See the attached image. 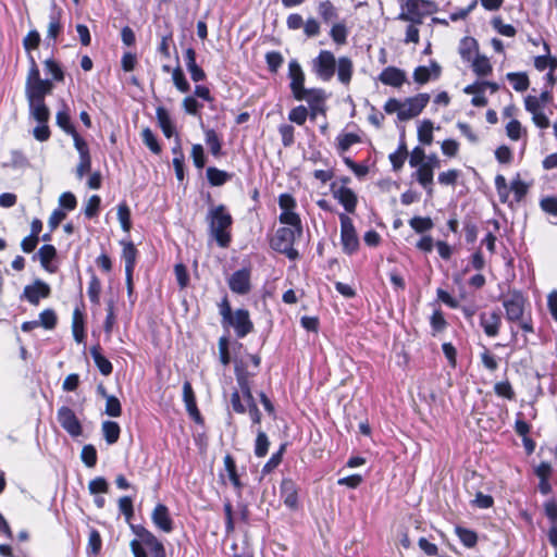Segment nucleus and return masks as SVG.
Returning <instances> with one entry per match:
<instances>
[{
    "mask_svg": "<svg viewBox=\"0 0 557 557\" xmlns=\"http://www.w3.org/2000/svg\"><path fill=\"white\" fill-rule=\"evenodd\" d=\"M228 287L233 293L245 295L250 290V272L247 269L235 271L228 278Z\"/></svg>",
    "mask_w": 557,
    "mask_h": 557,
    "instance_id": "nucleus-17",
    "label": "nucleus"
},
{
    "mask_svg": "<svg viewBox=\"0 0 557 557\" xmlns=\"http://www.w3.org/2000/svg\"><path fill=\"white\" fill-rule=\"evenodd\" d=\"M480 359L485 369L488 371H496L498 368V360L486 347L480 354Z\"/></svg>",
    "mask_w": 557,
    "mask_h": 557,
    "instance_id": "nucleus-54",
    "label": "nucleus"
},
{
    "mask_svg": "<svg viewBox=\"0 0 557 557\" xmlns=\"http://www.w3.org/2000/svg\"><path fill=\"white\" fill-rule=\"evenodd\" d=\"M236 381L239 386V392L243 395L244 400H251L253 398L251 393V385L248 372L244 371L238 364L235 367Z\"/></svg>",
    "mask_w": 557,
    "mask_h": 557,
    "instance_id": "nucleus-27",
    "label": "nucleus"
},
{
    "mask_svg": "<svg viewBox=\"0 0 557 557\" xmlns=\"http://www.w3.org/2000/svg\"><path fill=\"white\" fill-rule=\"evenodd\" d=\"M151 519L156 527L163 532L170 533L173 530V521L169 515V509L163 504H158L154 507Z\"/></svg>",
    "mask_w": 557,
    "mask_h": 557,
    "instance_id": "nucleus-20",
    "label": "nucleus"
},
{
    "mask_svg": "<svg viewBox=\"0 0 557 557\" xmlns=\"http://www.w3.org/2000/svg\"><path fill=\"white\" fill-rule=\"evenodd\" d=\"M73 336L77 343H83L85 339L84 317L78 309H75L72 318Z\"/></svg>",
    "mask_w": 557,
    "mask_h": 557,
    "instance_id": "nucleus-36",
    "label": "nucleus"
},
{
    "mask_svg": "<svg viewBox=\"0 0 557 557\" xmlns=\"http://www.w3.org/2000/svg\"><path fill=\"white\" fill-rule=\"evenodd\" d=\"M288 76L290 78V89L294 97L297 100H301V98H304V90L306 89L304 86L305 74L300 64L296 60H292L288 63Z\"/></svg>",
    "mask_w": 557,
    "mask_h": 557,
    "instance_id": "nucleus-13",
    "label": "nucleus"
},
{
    "mask_svg": "<svg viewBox=\"0 0 557 557\" xmlns=\"http://www.w3.org/2000/svg\"><path fill=\"white\" fill-rule=\"evenodd\" d=\"M206 144L208 145L211 153L215 157L221 154L222 144L221 140L213 129H207L205 132Z\"/></svg>",
    "mask_w": 557,
    "mask_h": 557,
    "instance_id": "nucleus-46",
    "label": "nucleus"
},
{
    "mask_svg": "<svg viewBox=\"0 0 557 557\" xmlns=\"http://www.w3.org/2000/svg\"><path fill=\"white\" fill-rule=\"evenodd\" d=\"M101 284L98 277L92 276L89 284L87 294L92 304L98 305L100 301Z\"/></svg>",
    "mask_w": 557,
    "mask_h": 557,
    "instance_id": "nucleus-57",
    "label": "nucleus"
},
{
    "mask_svg": "<svg viewBox=\"0 0 557 557\" xmlns=\"http://www.w3.org/2000/svg\"><path fill=\"white\" fill-rule=\"evenodd\" d=\"M120 244L123 247L122 258L125 262V274L129 275L135 269L137 249L132 242L121 240Z\"/></svg>",
    "mask_w": 557,
    "mask_h": 557,
    "instance_id": "nucleus-24",
    "label": "nucleus"
},
{
    "mask_svg": "<svg viewBox=\"0 0 557 557\" xmlns=\"http://www.w3.org/2000/svg\"><path fill=\"white\" fill-rule=\"evenodd\" d=\"M256 433L255 454L257 457H264L270 445L269 438L260 428L256 429Z\"/></svg>",
    "mask_w": 557,
    "mask_h": 557,
    "instance_id": "nucleus-44",
    "label": "nucleus"
},
{
    "mask_svg": "<svg viewBox=\"0 0 557 557\" xmlns=\"http://www.w3.org/2000/svg\"><path fill=\"white\" fill-rule=\"evenodd\" d=\"M207 178L211 186H222L232 178V174L214 166L207 169Z\"/></svg>",
    "mask_w": 557,
    "mask_h": 557,
    "instance_id": "nucleus-34",
    "label": "nucleus"
},
{
    "mask_svg": "<svg viewBox=\"0 0 557 557\" xmlns=\"http://www.w3.org/2000/svg\"><path fill=\"white\" fill-rule=\"evenodd\" d=\"M191 159L197 169H202L206 164V157L203 147L200 144H195L191 147Z\"/></svg>",
    "mask_w": 557,
    "mask_h": 557,
    "instance_id": "nucleus-62",
    "label": "nucleus"
},
{
    "mask_svg": "<svg viewBox=\"0 0 557 557\" xmlns=\"http://www.w3.org/2000/svg\"><path fill=\"white\" fill-rule=\"evenodd\" d=\"M331 191L333 197L347 212L354 213L356 211L358 198L352 189L344 185L338 186L336 183H332Z\"/></svg>",
    "mask_w": 557,
    "mask_h": 557,
    "instance_id": "nucleus-12",
    "label": "nucleus"
},
{
    "mask_svg": "<svg viewBox=\"0 0 557 557\" xmlns=\"http://www.w3.org/2000/svg\"><path fill=\"white\" fill-rule=\"evenodd\" d=\"M183 399L186 405V409L190 416L199 418V411L196 406V398L191 387V384L186 381L183 385Z\"/></svg>",
    "mask_w": 557,
    "mask_h": 557,
    "instance_id": "nucleus-33",
    "label": "nucleus"
},
{
    "mask_svg": "<svg viewBox=\"0 0 557 557\" xmlns=\"http://www.w3.org/2000/svg\"><path fill=\"white\" fill-rule=\"evenodd\" d=\"M302 95L300 101H307L313 110H318L324 100L323 91L320 89H305Z\"/></svg>",
    "mask_w": 557,
    "mask_h": 557,
    "instance_id": "nucleus-41",
    "label": "nucleus"
},
{
    "mask_svg": "<svg viewBox=\"0 0 557 557\" xmlns=\"http://www.w3.org/2000/svg\"><path fill=\"white\" fill-rule=\"evenodd\" d=\"M419 141L424 145H431L433 141V123L430 120H424L418 127Z\"/></svg>",
    "mask_w": 557,
    "mask_h": 557,
    "instance_id": "nucleus-42",
    "label": "nucleus"
},
{
    "mask_svg": "<svg viewBox=\"0 0 557 557\" xmlns=\"http://www.w3.org/2000/svg\"><path fill=\"white\" fill-rule=\"evenodd\" d=\"M101 199L98 195H92L85 205L84 213L87 218H94L98 214Z\"/></svg>",
    "mask_w": 557,
    "mask_h": 557,
    "instance_id": "nucleus-58",
    "label": "nucleus"
},
{
    "mask_svg": "<svg viewBox=\"0 0 557 557\" xmlns=\"http://www.w3.org/2000/svg\"><path fill=\"white\" fill-rule=\"evenodd\" d=\"M82 460L83 462L89 467H95L97 462V451L96 448L92 445H85L82 449Z\"/></svg>",
    "mask_w": 557,
    "mask_h": 557,
    "instance_id": "nucleus-60",
    "label": "nucleus"
},
{
    "mask_svg": "<svg viewBox=\"0 0 557 557\" xmlns=\"http://www.w3.org/2000/svg\"><path fill=\"white\" fill-rule=\"evenodd\" d=\"M409 225L418 233H423L433 227V222L430 218L414 216L409 221Z\"/></svg>",
    "mask_w": 557,
    "mask_h": 557,
    "instance_id": "nucleus-56",
    "label": "nucleus"
},
{
    "mask_svg": "<svg viewBox=\"0 0 557 557\" xmlns=\"http://www.w3.org/2000/svg\"><path fill=\"white\" fill-rule=\"evenodd\" d=\"M281 490L284 504L289 508H296L298 496L295 484L290 480H285L282 482Z\"/></svg>",
    "mask_w": 557,
    "mask_h": 557,
    "instance_id": "nucleus-32",
    "label": "nucleus"
},
{
    "mask_svg": "<svg viewBox=\"0 0 557 557\" xmlns=\"http://www.w3.org/2000/svg\"><path fill=\"white\" fill-rule=\"evenodd\" d=\"M208 222L210 233L219 246L227 247L231 242L230 228L233 219L226 207L223 205L212 207L208 212Z\"/></svg>",
    "mask_w": 557,
    "mask_h": 557,
    "instance_id": "nucleus-3",
    "label": "nucleus"
},
{
    "mask_svg": "<svg viewBox=\"0 0 557 557\" xmlns=\"http://www.w3.org/2000/svg\"><path fill=\"white\" fill-rule=\"evenodd\" d=\"M476 52V41L473 38L466 37L459 46V53L466 61H471Z\"/></svg>",
    "mask_w": 557,
    "mask_h": 557,
    "instance_id": "nucleus-40",
    "label": "nucleus"
},
{
    "mask_svg": "<svg viewBox=\"0 0 557 557\" xmlns=\"http://www.w3.org/2000/svg\"><path fill=\"white\" fill-rule=\"evenodd\" d=\"M307 116H308V111H307L306 107H304V106H298V107L292 109L288 114L289 121L293 123H296L298 125H302L306 122Z\"/></svg>",
    "mask_w": 557,
    "mask_h": 557,
    "instance_id": "nucleus-63",
    "label": "nucleus"
},
{
    "mask_svg": "<svg viewBox=\"0 0 557 557\" xmlns=\"http://www.w3.org/2000/svg\"><path fill=\"white\" fill-rule=\"evenodd\" d=\"M51 84L48 81L39 79L30 84H26V95L28 100L44 99L49 92Z\"/></svg>",
    "mask_w": 557,
    "mask_h": 557,
    "instance_id": "nucleus-23",
    "label": "nucleus"
},
{
    "mask_svg": "<svg viewBox=\"0 0 557 557\" xmlns=\"http://www.w3.org/2000/svg\"><path fill=\"white\" fill-rule=\"evenodd\" d=\"M480 324L488 337H495L502 324L500 314L497 311L482 312L480 314Z\"/></svg>",
    "mask_w": 557,
    "mask_h": 557,
    "instance_id": "nucleus-19",
    "label": "nucleus"
},
{
    "mask_svg": "<svg viewBox=\"0 0 557 557\" xmlns=\"http://www.w3.org/2000/svg\"><path fill=\"white\" fill-rule=\"evenodd\" d=\"M106 413L110 417H120L122 413L121 403L115 396H107Z\"/></svg>",
    "mask_w": 557,
    "mask_h": 557,
    "instance_id": "nucleus-61",
    "label": "nucleus"
},
{
    "mask_svg": "<svg viewBox=\"0 0 557 557\" xmlns=\"http://www.w3.org/2000/svg\"><path fill=\"white\" fill-rule=\"evenodd\" d=\"M172 79L174 86L180 90L181 92H187L190 89V85L187 82L182 69L180 66L175 67L172 71Z\"/></svg>",
    "mask_w": 557,
    "mask_h": 557,
    "instance_id": "nucleus-50",
    "label": "nucleus"
},
{
    "mask_svg": "<svg viewBox=\"0 0 557 557\" xmlns=\"http://www.w3.org/2000/svg\"><path fill=\"white\" fill-rule=\"evenodd\" d=\"M318 13L322 17L323 22L330 23L338 17L336 8L331 1H322L319 3Z\"/></svg>",
    "mask_w": 557,
    "mask_h": 557,
    "instance_id": "nucleus-38",
    "label": "nucleus"
},
{
    "mask_svg": "<svg viewBox=\"0 0 557 557\" xmlns=\"http://www.w3.org/2000/svg\"><path fill=\"white\" fill-rule=\"evenodd\" d=\"M61 10L57 7H53V10L50 14V21L47 29V38L55 40L57 37L62 32V24H61Z\"/></svg>",
    "mask_w": 557,
    "mask_h": 557,
    "instance_id": "nucleus-30",
    "label": "nucleus"
},
{
    "mask_svg": "<svg viewBox=\"0 0 557 557\" xmlns=\"http://www.w3.org/2000/svg\"><path fill=\"white\" fill-rule=\"evenodd\" d=\"M141 138L144 144L153 152V153H160L161 147L152 133V131L148 127L144 128L141 132Z\"/></svg>",
    "mask_w": 557,
    "mask_h": 557,
    "instance_id": "nucleus-53",
    "label": "nucleus"
},
{
    "mask_svg": "<svg viewBox=\"0 0 557 557\" xmlns=\"http://www.w3.org/2000/svg\"><path fill=\"white\" fill-rule=\"evenodd\" d=\"M335 71L337 73L338 81L343 85L348 86L354 74V63L351 59L348 57H341L337 60Z\"/></svg>",
    "mask_w": 557,
    "mask_h": 557,
    "instance_id": "nucleus-22",
    "label": "nucleus"
},
{
    "mask_svg": "<svg viewBox=\"0 0 557 557\" xmlns=\"http://www.w3.org/2000/svg\"><path fill=\"white\" fill-rule=\"evenodd\" d=\"M544 47H545V50L547 51V54L536 57L534 60V66L539 71H544L546 69L556 70L557 69V59L553 58L548 54L549 51H548V46L546 44L544 45Z\"/></svg>",
    "mask_w": 557,
    "mask_h": 557,
    "instance_id": "nucleus-43",
    "label": "nucleus"
},
{
    "mask_svg": "<svg viewBox=\"0 0 557 557\" xmlns=\"http://www.w3.org/2000/svg\"><path fill=\"white\" fill-rule=\"evenodd\" d=\"M506 134L511 140H519L527 135V129L518 120H511L506 125Z\"/></svg>",
    "mask_w": 557,
    "mask_h": 557,
    "instance_id": "nucleus-45",
    "label": "nucleus"
},
{
    "mask_svg": "<svg viewBox=\"0 0 557 557\" xmlns=\"http://www.w3.org/2000/svg\"><path fill=\"white\" fill-rule=\"evenodd\" d=\"M39 326L52 330L57 324V315L52 309H46L39 314Z\"/></svg>",
    "mask_w": 557,
    "mask_h": 557,
    "instance_id": "nucleus-55",
    "label": "nucleus"
},
{
    "mask_svg": "<svg viewBox=\"0 0 557 557\" xmlns=\"http://www.w3.org/2000/svg\"><path fill=\"white\" fill-rule=\"evenodd\" d=\"M382 84L394 88H400L407 82V74L396 66L385 67L379 75Z\"/></svg>",
    "mask_w": 557,
    "mask_h": 557,
    "instance_id": "nucleus-16",
    "label": "nucleus"
},
{
    "mask_svg": "<svg viewBox=\"0 0 557 557\" xmlns=\"http://www.w3.org/2000/svg\"><path fill=\"white\" fill-rule=\"evenodd\" d=\"M90 355L102 375L108 376L112 373V363L101 354V347L99 345H95L90 348Z\"/></svg>",
    "mask_w": 557,
    "mask_h": 557,
    "instance_id": "nucleus-26",
    "label": "nucleus"
},
{
    "mask_svg": "<svg viewBox=\"0 0 557 557\" xmlns=\"http://www.w3.org/2000/svg\"><path fill=\"white\" fill-rule=\"evenodd\" d=\"M341 221V243L343 251L347 255L355 253L359 248V238L354 226L352 220L345 213H339Z\"/></svg>",
    "mask_w": 557,
    "mask_h": 557,
    "instance_id": "nucleus-6",
    "label": "nucleus"
},
{
    "mask_svg": "<svg viewBox=\"0 0 557 557\" xmlns=\"http://www.w3.org/2000/svg\"><path fill=\"white\" fill-rule=\"evenodd\" d=\"M117 219L124 232L128 233L132 227L131 210L125 202L117 206Z\"/></svg>",
    "mask_w": 557,
    "mask_h": 557,
    "instance_id": "nucleus-49",
    "label": "nucleus"
},
{
    "mask_svg": "<svg viewBox=\"0 0 557 557\" xmlns=\"http://www.w3.org/2000/svg\"><path fill=\"white\" fill-rule=\"evenodd\" d=\"M471 61L475 74L486 76L492 72V65L486 57L476 54Z\"/></svg>",
    "mask_w": 557,
    "mask_h": 557,
    "instance_id": "nucleus-39",
    "label": "nucleus"
},
{
    "mask_svg": "<svg viewBox=\"0 0 557 557\" xmlns=\"http://www.w3.org/2000/svg\"><path fill=\"white\" fill-rule=\"evenodd\" d=\"M224 325L234 327L238 337H244L252 330V323L247 310L238 309L227 319Z\"/></svg>",
    "mask_w": 557,
    "mask_h": 557,
    "instance_id": "nucleus-14",
    "label": "nucleus"
},
{
    "mask_svg": "<svg viewBox=\"0 0 557 557\" xmlns=\"http://www.w3.org/2000/svg\"><path fill=\"white\" fill-rule=\"evenodd\" d=\"M88 490L90 494H106L109 491V484L104 478L98 476L91 480L88 484Z\"/></svg>",
    "mask_w": 557,
    "mask_h": 557,
    "instance_id": "nucleus-59",
    "label": "nucleus"
},
{
    "mask_svg": "<svg viewBox=\"0 0 557 557\" xmlns=\"http://www.w3.org/2000/svg\"><path fill=\"white\" fill-rule=\"evenodd\" d=\"M32 116L38 122H48L49 110L46 107L44 99L28 100Z\"/></svg>",
    "mask_w": 557,
    "mask_h": 557,
    "instance_id": "nucleus-31",
    "label": "nucleus"
},
{
    "mask_svg": "<svg viewBox=\"0 0 557 557\" xmlns=\"http://www.w3.org/2000/svg\"><path fill=\"white\" fill-rule=\"evenodd\" d=\"M57 420L62 429L72 437H78L83 434V426L73 409L62 406L58 409Z\"/></svg>",
    "mask_w": 557,
    "mask_h": 557,
    "instance_id": "nucleus-10",
    "label": "nucleus"
},
{
    "mask_svg": "<svg viewBox=\"0 0 557 557\" xmlns=\"http://www.w3.org/2000/svg\"><path fill=\"white\" fill-rule=\"evenodd\" d=\"M158 124L166 138H171L175 134V127L168 110L163 107H158L156 110Z\"/></svg>",
    "mask_w": 557,
    "mask_h": 557,
    "instance_id": "nucleus-25",
    "label": "nucleus"
},
{
    "mask_svg": "<svg viewBox=\"0 0 557 557\" xmlns=\"http://www.w3.org/2000/svg\"><path fill=\"white\" fill-rule=\"evenodd\" d=\"M224 469L237 494L240 495L244 485L237 474L235 460L231 455L224 457Z\"/></svg>",
    "mask_w": 557,
    "mask_h": 557,
    "instance_id": "nucleus-28",
    "label": "nucleus"
},
{
    "mask_svg": "<svg viewBox=\"0 0 557 557\" xmlns=\"http://www.w3.org/2000/svg\"><path fill=\"white\" fill-rule=\"evenodd\" d=\"M441 66L432 61L429 66H418L413 71V81L419 85H424L430 81L437 79L441 75Z\"/></svg>",
    "mask_w": 557,
    "mask_h": 557,
    "instance_id": "nucleus-18",
    "label": "nucleus"
},
{
    "mask_svg": "<svg viewBox=\"0 0 557 557\" xmlns=\"http://www.w3.org/2000/svg\"><path fill=\"white\" fill-rule=\"evenodd\" d=\"M337 60L333 52L321 50L312 60V70L322 81L329 82L335 74Z\"/></svg>",
    "mask_w": 557,
    "mask_h": 557,
    "instance_id": "nucleus-7",
    "label": "nucleus"
},
{
    "mask_svg": "<svg viewBox=\"0 0 557 557\" xmlns=\"http://www.w3.org/2000/svg\"><path fill=\"white\" fill-rule=\"evenodd\" d=\"M544 511L552 524L557 523V500L555 498L547 499L544 505Z\"/></svg>",
    "mask_w": 557,
    "mask_h": 557,
    "instance_id": "nucleus-64",
    "label": "nucleus"
},
{
    "mask_svg": "<svg viewBox=\"0 0 557 557\" xmlns=\"http://www.w3.org/2000/svg\"><path fill=\"white\" fill-rule=\"evenodd\" d=\"M136 537L131 541L129 546L134 557H166L163 544L150 531L140 525H133Z\"/></svg>",
    "mask_w": 557,
    "mask_h": 557,
    "instance_id": "nucleus-2",
    "label": "nucleus"
},
{
    "mask_svg": "<svg viewBox=\"0 0 557 557\" xmlns=\"http://www.w3.org/2000/svg\"><path fill=\"white\" fill-rule=\"evenodd\" d=\"M278 206L281 209L280 222L289 226H301V220L296 213L297 202L290 194H282L278 197Z\"/></svg>",
    "mask_w": 557,
    "mask_h": 557,
    "instance_id": "nucleus-9",
    "label": "nucleus"
},
{
    "mask_svg": "<svg viewBox=\"0 0 557 557\" xmlns=\"http://www.w3.org/2000/svg\"><path fill=\"white\" fill-rule=\"evenodd\" d=\"M408 157L407 148L405 144H401L396 151L389 154V161L395 171L400 170Z\"/></svg>",
    "mask_w": 557,
    "mask_h": 557,
    "instance_id": "nucleus-47",
    "label": "nucleus"
},
{
    "mask_svg": "<svg viewBox=\"0 0 557 557\" xmlns=\"http://www.w3.org/2000/svg\"><path fill=\"white\" fill-rule=\"evenodd\" d=\"M330 37L338 46L346 45L348 37V28L346 24L343 22L333 24L330 30Z\"/></svg>",
    "mask_w": 557,
    "mask_h": 557,
    "instance_id": "nucleus-37",
    "label": "nucleus"
},
{
    "mask_svg": "<svg viewBox=\"0 0 557 557\" xmlns=\"http://www.w3.org/2000/svg\"><path fill=\"white\" fill-rule=\"evenodd\" d=\"M503 307L506 311V319L515 322L520 321L524 313L525 298L518 290H510L503 296Z\"/></svg>",
    "mask_w": 557,
    "mask_h": 557,
    "instance_id": "nucleus-8",
    "label": "nucleus"
},
{
    "mask_svg": "<svg viewBox=\"0 0 557 557\" xmlns=\"http://www.w3.org/2000/svg\"><path fill=\"white\" fill-rule=\"evenodd\" d=\"M507 78L516 91H524L529 87V78L524 73H508Z\"/></svg>",
    "mask_w": 557,
    "mask_h": 557,
    "instance_id": "nucleus-48",
    "label": "nucleus"
},
{
    "mask_svg": "<svg viewBox=\"0 0 557 557\" xmlns=\"http://www.w3.org/2000/svg\"><path fill=\"white\" fill-rule=\"evenodd\" d=\"M416 168L417 171L414 172L413 176L418 183L426 190V193L432 196L434 170L431 169V165L429 164H421Z\"/></svg>",
    "mask_w": 557,
    "mask_h": 557,
    "instance_id": "nucleus-21",
    "label": "nucleus"
},
{
    "mask_svg": "<svg viewBox=\"0 0 557 557\" xmlns=\"http://www.w3.org/2000/svg\"><path fill=\"white\" fill-rule=\"evenodd\" d=\"M55 255L57 250L52 245H44L38 250V257L42 268L50 273L55 272V267L51 264V261L55 258Z\"/></svg>",
    "mask_w": 557,
    "mask_h": 557,
    "instance_id": "nucleus-29",
    "label": "nucleus"
},
{
    "mask_svg": "<svg viewBox=\"0 0 557 557\" xmlns=\"http://www.w3.org/2000/svg\"><path fill=\"white\" fill-rule=\"evenodd\" d=\"M545 107L536 96L529 95L524 98L525 110L531 114L534 125L541 129H546L550 125L549 119L544 112Z\"/></svg>",
    "mask_w": 557,
    "mask_h": 557,
    "instance_id": "nucleus-11",
    "label": "nucleus"
},
{
    "mask_svg": "<svg viewBox=\"0 0 557 557\" xmlns=\"http://www.w3.org/2000/svg\"><path fill=\"white\" fill-rule=\"evenodd\" d=\"M430 101V95L425 92L408 97L404 100L389 98L384 104L387 114H396L399 121H408L418 116Z\"/></svg>",
    "mask_w": 557,
    "mask_h": 557,
    "instance_id": "nucleus-1",
    "label": "nucleus"
},
{
    "mask_svg": "<svg viewBox=\"0 0 557 557\" xmlns=\"http://www.w3.org/2000/svg\"><path fill=\"white\" fill-rule=\"evenodd\" d=\"M102 434L106 442L112 445L117 442L121 433L120 425L114 421H104L101 425Z\"/></svg>",
    "mask_w": 557,
    "mask_h": 557,
    "instance_id": "nucleus-35",
    "label": "nucleus"
},
{
    "mask_svg": "<svg viewBox=\"0 0 557 557\" xmlns=\"http://www.w3.org/2000/svg\"><path fill=\"white\" fill-rule=\"evenodd\" d=\"M400 13L397 20L413 24H421L424 16L433 12L434 5L428 0H399Z\"/></svg>",
    "mask_w": 557,
    "mask_h": 557,
    "instance_id": "nucleus-5",
    "label": "nucleus"
},
{
    "mask_svg": "<svg viewBox=\"0 0 557 557\" xmlns=\"http://www.w3.org/2000/svg\"><path fill=\"white\" fill-rule=\"evenodd\" d=\"M57 124L67 134L74 135L77 132L71 123L70 114L66 110H61L57 113Z\"/></svg>",
    "mask_w": 557,
    "mask_h": 557,
    "instance_id": "nucleus-52",
    "label": "nucleus"
},
{
    "mask_svg": "<svg viewBox=\"0 0 557 557\" xmlns=\"http://www.w3.org/2000/svg\"><path fill=\"white\" fill-rule=\"evenodd\" d=\"M50 293L51 289L47 283L36 280L33 284L24 287L22 297L37 306L41 299L48 298Z\"/></svg>",
    "mask_w": 557,
    "mask_h": 557,
    "instance_id": "nucleus-15",
    "label": "nucleus"
},
{
    "mask_svg": "<svg viewBox=\"0 0 557 557\" xmlns=\"http://www.w3.org/2000/svg\"><path fill=\"white\" fill-rule=\"evenodd\" d=\"M456 534L459 537V540L462 542V544L467 547H473L478 542V536L475 532L465 529L461 527L456 528Z\"/></svg>",
    "mask_w": 557,
    "mask_h": 557,
    "instance_id": "nucleus-51",
    "label": "nucleus"
},
{
    "mask_svg": "<svg viewBox=\"0 0 557 557\" xmlns=\"http://www.w3.org/2000/svg\"><path fill=\"white\" fill-rule=\"evenodd\" d=\"M302 234V226L294 227H280L271 240V246L274 250L284 253L290 260L298 257V251L294 248V243L297 236Z\"/></svg>",
    "mask_w": 557,
    "mask_h": 557,
    "instance_id": "nucleus-4",
    "label": "nucleus"
}]
</instances>
